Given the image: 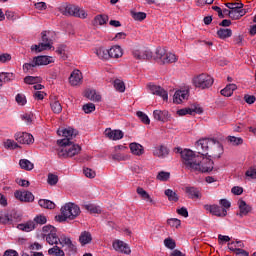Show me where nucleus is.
<instances>
[{"label":"nucleus","instance_id":"nucleus-50","mask_svg":"<svg viewBox=\"0 0 256 256\" xmlns=\"http://www.w3.org/2000/svg\"><path fill=\"white\" fill-rule=\"evenodd\" d=\"M47 183H48V185H51V186L57 185V183H59V176H57L53 173H49Z\"/></svg>","mask_w":256,"mask_h":256},{"label":"nucleus","instance_id":"nucleus-59","mask_svg":"<svg viewBox=\"0 0 256 256\" xmlns=\"http://www.w3.org/2000/svg\"><path fill=\"white\" fill-rule=\"evenodd\" d=\"M37 67V64H35V59L33 58L32 63H25L23 65V70L24 71H33Z\"/></svg>","mask_w":256,"mask_h":256},{"label":"nucleus","instance_id":"nucleus-34","mask_svg":"<svg viewBox=\"0 0 256 256\" xmlns=\"http://www.w3.org/2000/svg\"><path fill=\"white\" fill-rule=\"evenodd\" d=\"M19 165L21 169H24L25 171H33L35 168V164H33V162L29 161L28 159H21L19 161Z\"/></svg>","mask_w":256,"mask_h":256},{"label":"nucleus","instance_id":"nucleus-33","mask_svg":"<svg viewBox=\"0 0 256 256\" xmlns=\"http://www.w3.org/2000/svg\"><path fill=\"white\" fill-rule=\"evenodd\" d=\"M219 39H229L233 35V31L229 28H220L217 31Z\"/></svg>","mask_w":256,"mask_h":256},{"label":"nucleus","instance_id":"nucleus-29","mask_svg":"<svg viewBox=\"0 0 256 256\" xmlns=\"http://www.w3.org/2000/svg\"><path fill=\"white\" fill-rule=\"evenodd\" d=\"M184 99H187V91L185 90H178L174 94V103H177L180 105V103H183Z\"/></svg>","mask_w":256,"mask_h":256},{"label":"nucleus","instance_id":"nucleus-45","mask_svg":"<svg viewBox=\"0 0 256 256\" xmlns=\"http://www.w3.org/2000/svg\"><path fill=\"white\" fill-rule=\"evenodd\" d=\"M227 141H229V143H231V145H234L235 147L243 145V138L241 137L228 136Z\"/></svg>","mask_w":256,"mask_h":256},{"label":"nucleus","instance_id":"nucleus-24","mask_svg":"<svg viewBox=\"0 0 256 256\" xmlns=\"http://www.w3.org/2000/svg\"><path fill=\"white\" fill-rule=\"evenodd\" d=\"M185 193L189 196V199H201V192L195 187H186Z\"/></svg>","mask_w":256,"mask_h":256},{"label":"nucleus","instance_id":"nucleus-8","mask_svg":"<svg viewBox=\"0 0 256 256\" xmlns=\"http://www.w3.org/2000/svg\"><path fill=\"white\" fill-rule=\"evenodd\" d=\"M204 209L205 211H208L209 213H211V215H214L215 217H227V210L219 205L205 204Z\"/></svg>","mask_w":256,"mask_h":256},{"label":"nucleus","instance_id":"nucleus-64","mask_svg":"<svg viewBox=\"0 0 256 256\" xmlns=\"http://www.w3.org/2000/svg\"><path fill=\"white\" fill-rule=\"evenodd\" d=\"M244 101H246V103H248V105H253V103H255V101H256V97L253 95L246 94L244 96Z\"/></svg>","mask_w":256,"mask_h":256},{"label":"nucleus","instance_id":"nucleus-31","mask_svg":"<svg viewBox=\"0 0 256 256\" xmlns=\"http://www.w3.org/2000/svg\"><path fill=\"white\" fill-rule=\"evenodd\" d=\"M164 194L166 195L168 201H170L171 203H177V201H179V195L172 189H166L164 191Z\"/></svg>","mask_w":256,"mask_h":256},{"label":"nucleus","instance_id":"nucleus-40","mask_svg":"<svg viewBox=\"0 0 256 256\" xmlns=\"http://www.w3.org/2000/svg\"><path fill=\"white\" fill-rule=\"evenodd\" d=\"M38 204L43 208V209H55L56 205L55 202L47 199H40L38 201Z\"/></svg>","mask_w":256,"mask_h":256},{"label":"nucleus","instance_id":"nucleus-47","mask_svg":"<svg viewBox=\"0 0 256 256\" xmlns=\"http://www.w3.org/2000/svg\"><path fill=\"white\" fill-rule=\"evenodd\" d=\"M114 88L116 91H119V93H125V83L119 79L114 81Z\"/></svg>","mask_w":256,"mask_h":256},{"label":"nucleus","instance_id":"nucleus-58","mask_svg":"<svg viewBox=\"0 0 256 256\" xmlns=\"http://www.w3.org/2000/svg\"><path fill=\"white\" fill-rule=\"evenodd\" d=\"M83 111H84V113H87V114L93 113V111H95V104H93V103L85 104L83 106Z\"/></svg>","mask_w":256,"mask_h":256},{"label":"nucleus","instance_id":"nucleus-46","mask_svg":"<svg viewBox=\"0 0 256 256\" xmlns=\"http://www.w3.org/2000/svg\"><path fill=\"white\" fill-rule=\"evenodd\" d=\"M15 101L21 107L27 105V97H25V94L23 93H18L15 97Z\"/></svg>","mask_w":256,"mask_h":256},{"label":"nucleus","instance_id":"nucleus-21","mask_svg":"<svg viewBox=\"0 0 256 256\" xmlns=\"http://www.w3.org/2000/svg\"><path fill=\"white\" fill-rule=\"evenodd\" d=\"M17 229L20 231H25V233H31L34 229H37V226L33 220H30L26 223L18 224Z\"/></svg>","mask_w":256,"mask_h":256},{"label":"nucleus","instance_id":"nucleus-63","mask_svg":"<svg viewBox=\"0 0 256 256\" xmlns=\"http://www.w3.org/2000/svg\"><path fill=\"white\" fill-rule=\"evenodd\" d=\"M246 177H249L250 179H256V168H249L246 173Z\"/></svg>","mask_w":256,"mask_h":256},{"label":"nucleus","instance_id":"nucleus-38","mask_svg":"<svg viewBox=\"0 0 256 256\" xmlns=\"http://www.w3.org/2000/svg\"><path fill=\"white\" fill-rule=\"evenodd\" d=\"M245 13H247V11H245L243 8L230 10V19H241Z\"/></svg>","mask_w":256,"mask_h":256},{"label":"nucleus","instance_id":"nucleus-53","mask_svg":"<svg viewBox=\"0 0 256 256\" xmlns=\"http://www.w3.org/2000/svg\"><path fill=\"white\" fill-rule=\"evenodd\" d=\"M4 147H5L6 149H18L19 144H17V142H15V140L8 139V140L4 143Z\"/></svg>","mask_w":256,"mask_h":256},{"label":"nucleus","instance_id":"nucleus-14","mask_svg":"<svg viewBox=\"0 0 256 256\" xmlns=\"http://www.w3.org/2000/svg\"><path fill=\"white\" fill-rule=\"evenodd\" d=\"M113 249L115 251H119L120 253H124L125 255L131 254V248L129 245L121 240H115L112 244Z\"/></svg>","mask_w":256,"mask_h":256},{"label":"nucleus","instance_id":"nucleus-25","mask_svg":"<svg viewBox=\"0 0 256 256\" xmlns=\"http://www.w3.org/2000/svg\"><path fill=\"white\" fill-rule=\"evenodd\" d=\"M153 155H155V157L165 159V157L169 155V149H167L165 146L156 147L153 150Z\"/></svg>","mask_w":256,"mask_h":256},{"label":"nucleus","instance_id":"nucleus-62","mask_svg":"<svg viewBox=\"0 0 256 256\" xmlns=\"http://www.w3.org/2000/svg\"><path fill=\"white\" fill-rule=\"evenodd\" d=\"M191 113H192L191 108H182L177 111V115H179L180 117H183L185 115H191Z\"/></svg>","mask_w":256,"mask_h":256},{"label":"nucleus","instance_id":"nucleus-28","mask_svg":"<svg viewBox=\"0 0 256 256\" xmlns=\"http://www.w3.org/2000/svg\"><path fill=\"white\" fill-rule=\"evenodd\" d=\"M50 107L53 113H56L57 115H59V113L63 111V106H61V102H59V100H57L55 96L51 98Z\"/></svg>","mask_w":256,"mask_h":256},{"label":"nucleus","instance_id":"nucleus-4","mask_svg":"<svg viewBox=\"0 0 256 256\" xmlns=\"http://www.w3.org/2000/svg\"><path fill=\"white\" fill-rule=\"evenodd\" d=\"M60 12L66 17H79V19H87V12L73 4H64L59 8Z\"/></svg>","mask_w":256,"mask_h":256},{"label":"nucleus","instance_id":"nucleus-56","mask_svg":"<svg viewBox=\"0 0 256 256\" xmlns=\"http://www.w3.org/2000/svg\"><path fill=\"white\" fill-rule=\"evenodd\" d=\"M85 209L90 211L91 213H101V208L99 206H95L93 204L85 205Z\"/></svg>","mask_w":256,"mask_h":256},{"label":"nucleus","instance_id":"nucleus-2","mask_svg":"<svg viewBox=\"0 0 256 256\" xmlns=\"http://www.w3.org/2000/svg\"><path fill=\"white\" fill-rule=\"evenodd\" d=\"M178 153L181 155L182 163L185 169L188 171H194L199 173H211L213 171L214 162L211 159H206L207 163H209V167H205L203 165V155L195 154L191 149L181 150L177 148Z\"/></svg>","mask_w":256,"mask_h":256},{"label":"nucleus","instance_id":"nucleus-3","mask_svg":"<svg viewBox=\"0 0 256 256\" xmlns=\"http://www.w3.org/2000/svg\"><path fill=\"white\" fill-rule=\"evenodd\" d=\"M81 215V208L75 203L69 202L61 207V215L56 216L57 221L63 223V221H73Z\"/></svg>","mask_w":256,"mask_h":256},{"label":"nucleus","instance_id":"nucleus-32","mask_svg":"<svg viewBox=\"0 0 256 256\" xmlns=\"http://www.w3.org/2000/svg\"><path fill=\"white\" fill-rule=\"evenodd\" d=\"M237 89V85L235 84H228L224 89L220 91L221 95L224 97H231L233 95V91Z\"/></svg>","mask_w":256,"mask_h":256},{"label":"nucleus","instance_id":"nucleus-13","mask_svg":"<svg viewBox=\"0 0 256 256\" xmlns=\"http://www.w3.org/2000/svg\"><path fill=\"white\" fill-rule=\"evenodd\" d=\"M132 55L138 61H145V59H153V52L149 49L133 50Z\"/></svg>","mask_w":256,"mask_h":256},{"label":"nucleus","instance_id":"nucleus-49","mask_svg":"<svg viewBox=\"0 0 256 256\" xmlns=\"http://www.w3.org/2000/svg\"><path fill=\"white\" fill-rule=\"evenodd\" d=\"M170 177L171 173L166 171H160L156 176V179H158V181H169Z\"/></svg>","mask_w":256,"mask_h":256},{"label":"nucleus","instance_id":"nucleus-41","mask_svg":"<svg viewBox=\"0 0 256 256\" xmlns=\"http://www.w3.org/2000/svg\"><path fill=\"white\" fill-rule=\"evenodd\" d=\"M137 193L141 197V199H143L144 201H147L148 203H153V199L151 198L149 193H147V191H145V189L138 187Z\"/></svg>","mask_w":256,"mask_h":256},{"label":"nucleus","instance_id":"nucleus-12","mask_svg":"<svg viewBox=\"0 0 256 256\" xmlns=\"http://www.w3.org/2000/svg\"><path fill=\"white\" fill-rule=\"evenodd\" d=\"M14 197L16 199H18V201H22L24 203H33V201H35V196L33 195V193H31L29 191H19V190H17L14 193Z\"/></svg>","mask_w":256,"mask_h":256},{"label":"nucleus","instance_id":"nucleus-52","mask_svg":"<svg viewBox=\"0 0 256 256\" xmlns=\"http://www.w3.org/2000/svg\"><path fill=\"white\" fill-rule=\"evenodd\" d=\"M132 17L135 21H144L147 19V14L145 12H133Z\"/></svg>","mask_w":256,"mask_h":256},{"label":"nucleus","instance_id":"nucleus-18","mask_svg":"<svg viewBox=\"0 0 256 256\" xmlns=\"http://www.w3.org/2000/svg\"><path fill=\"white\" fill-rule=\"evenodd\" d=\"M82 79H83V75L81 74V71L74 70L69 77V83L70 85L75 87L81 83Z\"/></svg>","mask_w":256,"mask_h":256},{"label":"nucleus","instance_id":"nucleus-60","mask_svg":"<svg viewBox=\"0 0 256 256\" xmlns=\"http://www.w3.org/2000/svg\"><path fill=\"white\" fill-rule=\"evenodd\" d=\"M42 231L44 235H49V233H54L55 231H57V228L51 225H46L42 228Z\"/></svg>","mask_w":256,"mask_h":256},{"label":"nucleus","instance_id":"nucleus-30","mask_svg":"<svg viewBox=\"0 0 256 256\" xmlns=\"http://www.w3.org/2000/svg\"><path fill=\"white\" fill-rule=\"evenodd\" d=\"M85 97L90 101H101V95L97 94V91L93 89H88L85 91Z\"/></svg>","mask_w":256,"mask_h":256},{"label":"nucleus","instance_id":"nucleus-42","mask_svg":"<svg viewBox=\"0 0 256 256\" xmlns=\"http://www.w3.org/2000/svg\"><path fill=\"white\" fill-rule=\"evenodd\" d=\"M95 53L99 59H110L109 50L104 47L96 49Z\"/></svg>","mask_w":256,"mask_h":256},{"label":"nucleus","instance_id":"nucleus-57","mask_svg":"<svg viewBox=\"0 0 256 256\" xmlns=\"http://www.w3.org/2000/svg\"><path fill=\"white\" fill-rule=\"evenodd\" d=\"M225 6L230 9V11L235 9H243V3H226Z\"/></svg>","mask_w":256,"mask_h":256},{"label":"nucleus","instance_id":"nucleus-22","mask_svg":"<svg viewBox=\"0 0 256 256\" xmlns=\"http://www.w3.org/2000/svg\"><path fill=\"white\" fill-rule=\"evenodd\" d=\"M60 241H58L60 243V245H67L68 249L70 251H72V253H75V251H77V248L75 247V244H73V242L71 241V238L65 236V235H62L60 236Z\"/></svg>","mask_w":256,"mask_h":256},{"label":"nucleus","instance_id":"nucleus-17","mask_svg":"<svg viewBox=\"0 0 256 256\" xmlns=\"http://www.w3.org/2000/svg\"><path fill=\"white\" fill-rule=\"evenodd\" d=\"M93 241V235L89 231H82L79 236V243L81 247H85V245H90Z\"/></svg>","mask_w":256,"mask_h":256},{"label":"nucleus","instance_id":"nucleus-37","mask_svg":"<svg viewBox=\"0 0 256 256\" xmlns=\"http://www.w3.org/2000/svg\"><path fill=\"white\" fill-rule=\"evenodd\" d=\"M13 216L9 212L0 215V225H12Z\"/></svg>","mask_w":256,"mask_h":256},{"label":"nucleus","instance_id":"nucleus-43","mask_svg":"<svg viewBox=\"0 0 256 256\" xmlns=\"http://www.w3.org/2000/svg\"><path fill=\"white\" fill-rule=\"evenodd\" d=\"M109 21V17L107 15H97L94 18V25H105Z\"/></svg>","mask_w":256,"mask_h":256},{"label":"nucleus","instance_id":"nucleus-15","mask_svg":"<svg viewBox=\"0 0 256 256\" xmlns=\"http://www.w3.org/2000/svg\"><path fill=\"white\" fill-rule=\"evenodd\" d=\"M105 135L106 137H108V139H111L112 141H119L124 137L123 131L111 130V128L105 130Z\"/></svg>","mask_w":256,"mask_h":256},{"label":"nucleus","instance_id":"nucleus-27","mask_svg":"<svg viewBox=\"0 0 256 256\" xmlns=\"http://www.w3.org/2000/svg\"><path fill=\"white\" fill-rule=\"evenodd\" d=\"M129 148L131 153H133V155L140 156V155H143V153H145L143 146L136 142L130 143Z\"/></svg>","mask_w":256,"mask_h":256},{"label":"nucleus","instance_id":"nucleus-36","mask_svg":"<svg viewBox=\"0 0 256 256\" xmlns=\"http://www.w3.org/2000/svg\"><path fill=\"white\" fill-rule=\"evenodd\" d=\"M234 243H228V249L230 251H232L233 253L236 254V256H249V252L241 249V248H237V247H233Z\"/></svg>","mask_w":256,"mask_h":256},{"label":"nucleus","instance_id":"nucleus-11","mask_svg":"<svg viewBox=\"0 0 256 256\" xmlns=\"http://www.w3.org/2000/svg\"><path fill=\"white\" fill-rule=\"evenodd\" d=\"M148 88L152 95H157L158 97H162L163 101L169 100V94L165 89H163L161 86H157L153 83L148 84Z\"/></svg>","mask_w":256,"mask_h":256},{"label":"nucleus","instance_id":"nucleus-39","mask_svg":"<svg viewBox=\"0 0 256 256\" xmlns=\"http://www.w3.org/2000/svg\"><path fill=\"white\" fill-rule=\"evenodd\" d=\"M15 79V74L9 73V72H2L0 73V84L3 85L4 83H7L9 81H13Z\"/></svg>","mask_w":256,"mask_h":256},{"label":"nucleus","instance_id":"nucleus-55","mask_svg":"<svg viewBox=\"0 0 256 256\" xmlns=\"http://www.w3.org/2000/svg\"><path fill=\"white\" fill-rule=\"evenodd\" d=\"M164 245L165 247H167V249H175V247H177L175 240H173L172 238H166L164 240Z\"/></svg>","mask_w":256,"mask_h":256},{"label":"nucleus","instance_id":"nucleus-44","mask_svg":"<svg viewBox=\"0 0 256 256\" xmlns=\"http://www.w3.org/2000/svg\"><path fill=\"white\" fill-rule=\"evenodd\" d=\"M48 254L54 256H65V252L59 248V246H54L48 250Z\"/></svg>","mask_w":256,"mask_h":256},{"label":"nucleus","instance_id":"nucleus-1","mask_svg":"<svg viewBox=\"0 0 256 256\" xmlns=\"http://www.w3.org/2000/svg\"><path fill=\"white\" fill-rule=\"evenodd\" d=\"M58 135H62L64 139H60L57 141L60 146L57 150V155L60 159H67V157H75V155H79L81 153V146L78 144H73V139H75L78 135V131L73 129L72 127H68L65 129H59L57 131Z\"/></svg>","mask_w":256,"mask_h":256},{"label":"nucleus","instance_id":"nucleus-5","mask_svg":"<svg viewBox=\"0 0 256 256\" xmlns=\"http://www.w3.org/2000/svg\"><path fill=\"white\" fill-rule=\"evenodd\" d=\"M154 59L165 65L166 63H175V61H177V56L160 47L156 49Z\"/></svg>","mask_w":256,"mask_h":256},{"label":"nucleus","instance_id":"nucleus-54","mask_svg":"<svg viewBox=\"0 0 256 256\" xmlns=\"http://www.w3.org/2000/svg\"><path fill=\"white\" fill-rule=\"evenodd\" d=\"M167 224L170 226V227H181V220L177 219V218H170L167 220Z\"/></svg>","mask_w":256,"mask_h":256},{"label":"nucleus","instance_id":"nucleus-51","mask_svg":"<svg viewBox=\"0 0 256 256\" xmlns=\"http://www.w3.org/2000/svg\"><path fill=\"white\" fill-rule=\"evenodd\" d=\"M32 221L35 223L36 227L37 225H45V223H47V217L44 215H37Z\"/></svg>","mask_w":256,"mask_h":256},{"label":"nucleus","instance_id":"nucleus-9","mask_svg":"<svg viewBox=\"0 0 256 256\" xmlns=\"http://www.w3.org/2000/svg\"><path fill=\"white\" fill-rule=\"evenodd\" d=\"M210 157L219 159L223 155V144L216 139H213V143L210 144V149L208 150Z\"/></svg>","mask_w":256,"mask_h":256},{"label":"nucleus","instance_id":"nucleus-19","mask_svg":"<svg viewBox=\"0 0 256 256\" xmlns=\"http://www.w3.org/2000/svg\"><path fill=\"white\" fill-rule=\"evenodd\" d=\"M153 117L156 121H161L162 123H165L169 121V111L154 110Z\"/></svg>","mask_w":256,"mask_h":256},{"label":"nucleus","instance_id":"nucleus-7","mask_svg":"<svg viewBox=\"0 0 256 256\" xmlns=\"http://www.w3.org/2000/svg\"><path fill=\"white\" fill-rule=\"evenodd\" d=\"M211 143H213V139L211 138H202L196 142V149L199 155H203V157H207L209 155V149L211 147Z\"/></svg>","mask_w":256,"mask_h":256},{"label":"nucleus","instance_id":"nucleus-26","mask_svg":"<svg viewBox=\"0 0 256 256\" xmlns=\"http://www.w3.org/2000/svg\"><path fill=\"white\" fill-rule=\"evenodd\" d=\"M44 237H46V241L49 245H58L59 241H61V239H59V236H57V231L44 234Z\"/></svg>","mask_w":256,"mask_h":256},{"label":"nucleus","instance_id":"nucleus-6","mask_svg":"<svg viewBox=\"0 0 256 256\" xmlns=\"http://www.w3.org/2000/svg\"><path fill=\"white\" fill-rule=\"evenodd\" d=\"M214 83L213 77L207 74H200L193 79V85L198 89H209Z\"/></svg>","mask_w":256,"mask_h":256},{"label":"nucleus","instance_id":"nucleus-10","mask_svg":"<svg viewBox=\"0 0 256 256\" xmlns=\"http://www.w3.org/2000/svg\"><path fill=\"white\" fill-rule=\"evenodd\" d=\"M15 139L21 145H31V144L35 143V138H33V135L26 133V132L16 133Z\"/></svg>","mask_w":256,"mask_h":256},{"label":"nucleus","instance_id":"nucleus-35","mask_svg":"<svg viewBox=\"0 0 256 256\" xmlns=\"http://www.w3.org/2000/svg\"><path fill=\"white\" fill-rule=\"evenodd\" d=\"M47 49H51V43L42 42L38 45H34L31 47V51H36V53H41V51H47Z\"/></svg>","mask_w":256,"mask_h":256},{"label":"nucleus","instance_id":"nucleus-16","mask_svg":"<svg viewBox=\"0 0 256 256\" xmlns=\"http://www.w3.org/2000/svg\"><path fill=\"white\" fill-rule=\"evenodd\" d=\"M238 207H239V217H245L247 215H249V213H251L252 211V207L247 204V202H245L244 200H239L238 201Z\"/></svg>","mask_w":256,"mask_h":256},{"label":"nucleus","instance_id":"nucleus-61","mask_svg":"<svg viewBox=\"0 0 256 256\" xmlns=\"http://www.w3.org/2000/svg\"><path fill=\"white\" fill-rule=\"evenodd\" d=\"M84 175H85V177H88L89 179H95V176L97 174L91 168H85L84 169Z\"/></svg>","mask_w":256,"mask_h":256},{"label":"nucleus","instance_id":"nucleus-48","mask_svg":"<svg viewBox=\"0 0 256 256\" xmlns=\"http://www.w3.org/2000/svg\"><path fill=\"white\" fill-rule=\"evenodd\" d=\"M136 115L138 119H140V121H142V123H144L145 125H149L151 123V120L149 119V116H147V114L138 111Z\"/></svg>","mask_w":256,"mask_h":256},{"label":"nucleus","instance_id":"nucleus-20","mask_svg":"<svg viewBox=\"0 0 256 256\" xmlns=\"http://www.w3.org/2000/svg\"><path fill=\"white\" fill-rule=\"evenodd\" d=\"M34 62L37 66H41V65H50V63H53L54 60H53V57L51 56H36L34 57Z\"/></svg>","mask_w":256,"mask_h":256},{"label":"nucleus","instance_id":"nucleus-23","mask_svg":"<svg viewBox=\"0 0 256 256\" xmlns=\"http://www.w3.org/2000/svg\"><path fill=\"white\" fill-rule=\"evenodd\" d=\"M110 59H119V57H123V50L121 46H113L108 50Z\"/></svg>","mask_w":256,"mask_h":256}]
</instances>
